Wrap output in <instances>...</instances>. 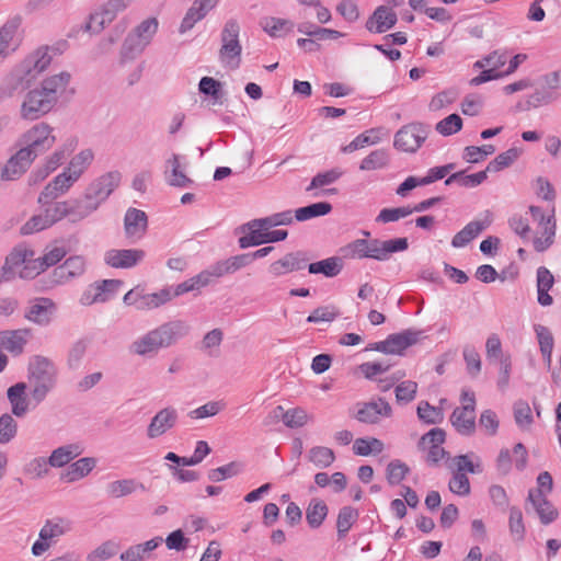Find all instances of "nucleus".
Returning <instances> with one entry per match:
<instances>
[{"instance_id":"nucleus-14","label":"nucleus","mask_w":561,"mask_h":561,"mask_svg":"<svg viewBox=\"0 0 561 561\" xmlns=\"http://www.w3.org/2000/svg\"><path fill=\"white\" fill-rule=\"evenodd\" d=\"M146 256L141 249H111L104 254V262L114 268H130Z\"/></svg>"},{"instance_id":"nucleus-55","label":"nucleus","mask_w":561,"mask_h":561,"mask_svg":"<svg viewBox=\"0 0 561 561\" xmlns=\"http://www.w3.org/2000/svg\"><path fill=\"white\" fill-rule=\"evenodd\" d=\"M49 205L45 208V216L51 226L61 220L65 217L70 218V204L69 201L48 203Z\"/></svg>"},{"instance_id":"nucleus-24","label":"nucleus","mask_w":561,"mask_h":561,"mask_svg":"<svg viewBox=\"0 0 561 561\" xmlns=\"http://www.w3.org/2000/svg\"><path fill=\"white\" fill-rule=\"evenodd\" d=\"M75 183L76 182L73 181L71 175H67L65 172L58 174L41 192L38 196V203L42 205H46L55 201L60 195L66 194Z\"/></svg>"},{"instance_id":"nucleus-27","label":"nucleus","mask_w":561,"mask_h":561,"mask_svg":"<svg viewBox=\"0 0 561 561\" xmlns=\"http://www.w3.org/2000/svg\"><path fill=\"white\" fill-rule=\"evenodd\" d=\"M162 537H154L146 542L137 543L128 547L121 553V561H147L151 558L152 551L156 550L161 543Z\"/></svg>"},{"instance_id":"nucleus-59","label":"nucleus","mask_w":561,"mask_h":561,"mask_svg":"<svg viewBox=\"0 0 561 561\" xmlns=\"http://www.w3.org/2000/svg\"><path fill=\"white\" fill-rule=\"evenodd\" d=\"M462 128V119L458 114H450L444 119L439 121L435 129L443 136H450L458 133Z\"/></svg>"},{"instance_id":"nucleus-1","label":"nucleus","mask_w":561,"mask_h":561,"mask_svg":"<svg viewBox=\"0 0 561 561\" xmlns=\"http://www.w3.org/2000/svg\"><path fill=\"white\" fill-rule=\"evenodd\" d=\"M70 79L71 75L62 71L28 90L20 106V117L24 121H37L51 112L60 96L66 93Z\"/></svg>"},{"instance_id":"nucleus-58","label":"nucleus","mask_w":561,"mask_h":561,"mask_svg":"<svg viewBox=\"0 0 561 561\" xmlns=\"http://www.w3.org/2000/svg\"><path fill=\"white\" fill-rule=\"evenodd\" d=\"M222 83L211 77H203L199 81V92L206 95H210L214 99V103H222Z\"/></svg>"},{"instance_id":"nucleus-17","label":"nucleus","mask_w":561,"mask_h":561,"mask_svg":"<svg viewBox=\"0 0 561 561\" xmlns=\"http://www.w3.org/2000/svg\"><path fill=\"white\" fill-rule=\"evenodd\" d=\"M147 228V214L137 208H128L124 217V232L126 238L136 242L146 234Z\"/></svg>"},{"instance_id":"nucleus-18","label":"nucleus","mask_w":561,"mask_h":561,"mask_svg":"<svg viewBox=\"0 0 561 561\" xmlns=\"http://www.w3.org/2000/svg\"><path fill=\"white\" fill-rule=\"evenodd\" d=\"M309 257L302 251L290 252L282 259L273 262L268 272L275 277H279L290 272L304 270L307 266Z\"/></svg>"},{"instance_id":"nucleus-4","label":"nucleus","mask_w":561,"mask_h":561,"mask_svg":"<svg viewBox=\"0 0 561 561\" xmlns=\"http://www.w3.org/2000/svg\"><path fill=\"white\" fill-rule=\"evenodd\" d=\"M19 141L23 145L21 149L28 152L32 159L35 160L37 156L43 154L54 146L56 137L54 128L49 124L41 122L24 131Z\"/></svg>"},{"instance_id":"nucleus-29","label":"nucleus","mask_w":561,"mask_h":561,"mask_svg":"<svg viewBox=\"0 0 561 561\" xmlns=\"http://www.w3.org/2000/svg\"><path fill=\"white\" fill-rule=\"evenodd\" d=\"M66 255V250L62 247H55L44 254L43 257L36 259V264L33 267H27L22 278H34L46 268L57 264Z\"/></svg>"},{"instance_id":"nucleus-30","label":"nucleus","mask_w":561,"mask_h":561,"mask_svg":"<svg viewBox=\"0 0 561 561\" xmlns=\"http://www.w3.org/2000/svg\"><path fill=\"white\" fill-rule=\"evenodd\" d=\"M28 334L30 330L27 329L2 331L0 332V347L19 355L23 352Z\"/></svg>"},{"instance_id":"nucleus-20","label":"nucleus","mask_w":561,"mask_h":561,"mask_svg":"<svg viewBox=\"0 0 561 561\" xmlns=\"http://www.w3.org/2000/svg\"><path fill=\"white\" fill-rule=\"evenodd\" d=\"M392 414L390 404L382 398L378 400L365 402L360 405L356 413V419L359 422L367 424H376L380 417H389Z\"/></svg>"},{"instance_id":"nucleus-6","label":"nucleus","mask_w":561,"mask_h":561,"mask_svg":"<svg viewBox=\"0 0 561 561\" xmlns=\"http://www.w3.org/2000/svg\"><path fill=\"white\" fill-rule=\"evenodd\" d=\"M428 125L413 122L402 126L394 135L393 147L402 152L414 153L428 137Z\"/></svg>"},{"instance_id":"nucleus-56","label":"nucleus","mask_w":561,"mask_h":561,"mask_svg":"<svg viewBox=\"0 0 561 561\" xmlns=\"http://www.w3.org/2000/svg\"><path fill=\"white\" fill-rule=\"evenodd\" d=\"M226 408L224 401H209L188 412V417L193 420L206 419L217 415Z\"/></svg>"},{"instance_id":"nucleus-13","label":"nucleus","mask_w":561,"mask_h":561,"mask_svg":"<svg viewBox=\"0 0 561 561\" xmlns=\"http://www.w3.org/2000/svg\"><path fill=\"white\" fill-rule=\"evenodd\" d=\"M476 398L470 396L469 403L461 408H456L451 415L450 422L456 431L461 435H471L476 430Z\"/></svg>"},{"instance_id":"nucleus-31","label":"nucleus","mask_w":561,"mask_h":561,"mask_svg":"<svg viewBox=\"0 0 561 561\" xmlns=\"http://www.w3.org/2000/svg\"><path fill=\"white\" fill-rule=\"evenodd\" d=\"M18 23L9 21L0 27V59H5L19 47Z\"/></svg>"},{"instance_id":"nucleus-3","label":"nucleus","mask_w":561,"mask_h":561,"mask_svg":"<svg viewBox=\"0 0 561 561\" xmlns=\"http://www.w3.org/2000/svg\"><path fill=\"white\" fill-rule=\"evenodd\" d=\"M28 373L33 385L32 397L41 402L55 385L56 367L48 357L35 355L30 362Z\"/></svg>"},{"instance_id":"nucleus-32","label":"nucleus","mask_w":561,"mask_h":561,"mask_svg":"<svg viewBox=\"0 0 561 561\" xmlns=\"http://www.w3.org/2000/svg\"><path fill=\"white\" fill-rule=\"evenodd\" d=\"M96 466V459L93 457H83L70 463L61 478L67 482H75L87 477Z\"/></svg>"},{"instance_id":"nucleus-46","label":"nucleus","mask_w":561,"mask_h":561,"mask_svg":"<svg viewBox=\"0 0 561 561\" xmlns=\"http://www.w3.org/2000/svg\"><path fill=\"white\" fill-rule=\"evenodd\" d=\"M332 210V205L328 202H319L295 210L297 221H306L316 217L325 216Z\"/></svg>"},{"instance_id":"nucleus-47","label":"nucleus","mask_w":561,"mask_h":561,"mask_svg":"<svg viewBox=\"0 0 561 561\" xmlns=\"http://www.w3.org/2000/svg\"><path fill=\"white\" fill-rule=\"evenodd\" d=\"M242 53V46L240 41L221 43L219 49L220 60L232 68H238L240 65V56Z\"/></svg>"},{"instance_id":"nucleus-25","label":"nucleus","mask_w":561,"mask_h":561,"mask_svg":"<svg viewBox=\"0 0 561 561\" xmlns=\"http://www.w3.org/2000/svg\"><path fill=\"white\" fill-rule=\"evenodd\" d=\"M84 271L85 259L81 255H73L57 266L53 272V276L57 283H66L73 277L81 276Z\"/></svg>"},{"instance_id":"nucleus-10","label":"nucleus","mask_w":561,"mask_h":561,"mask_svg":"<svg viewBox=\"0 0 561 561\" xmlns=\"http://www.w3.org/2000/svg\"><path fill=\"white\" fill-rule=\"evenodd\" d=\"M187 162L184 157L179 153H173L165 160L164 164V180L173 187H188L193 185L194 181L186 174Z\"/></svg>"},{"instance_id":"nucleus-45","label":"nucleus","mask_w":561,"mask_h":561,"mask_svg":"<svg viewBox=\"0 0 561 561\" xmlns=\"http://www.w3.org/2000/svg\"><path fill=\"white\" fill-rule=\"evenodd\" d=\"M488 178V173L485 170L480 171L474 174H466L465 171H459L453 173L445 180L446 185H450L453 183H458L463 187H476L484 182Z\"/></svg>"},{"instance_id":"nucleus-41","label":"nucleus","mask_w":561,"mask_h":561,"mask_svg":"<svg viewBox=\"0 0 561 561\" xmlns=\"http://www.w3.org/2000/svg\"><path fill=\"white\" fill-rule=\"evenodd\" d=\"M82 453V449L77 444H69L61 446L53 450L48 458V463L51 467H62L69 463L72 459L78 457Z\"/></svg>"},{"instance_id":"nucleus-62","label":"nucleus","mask_w":561,"mask_h":561,"mask_svg":"<svg viewBox=\"0 0 561 561\" xmlns=\"http://www.w3.org/2000/svg\"><path fill=\"white\" fill-rule=\"evenodd\" d=\"M342 174H343V172L337 168H334L332 170H329V171H325L322 173H318L316 176L312 178V180H311L309 186L306 188V191L310 192L312 190H316V188H319V187H322L325 185H330V184L334 183L336 180H339L342 176Z\"/></svg>"},{"instance_id":"nucleus-60","label":"nucleus","mask_w":561,"mask_h":561,"mask_svg":"<svg viewBox=\"0 0 561 561\" xmlns=\"http://www.w3.org/2000/svg\"><path fill=\"white\" fill-rule=\"evenodd\" d=\"M123 280L121 279H104L102 282H95V290L99 293L100 302H105L110 300L116 291L123 286Z\"/></svg>"},{"instance_id":"nucleus-22","label":"nucleus","mask_w":561,"mask_h":561,"mask_svg":"<svg viewBox=\"0 0 561 561\" xmlns=\"http://www.w3.org/2000/svg\"><path fill=\"white\" fill-rule=\"evenodd\" d=\"M528 501L533 504L540 522L543 525H549L558 518V510L550 501H548L546 494L540 489L529 490Z\"/></svg>"},{"instance_id":"nucleus-36","label":"nucleus","mask_w":561,"mask_h":561,"mask_svg":"<svg viewBox=\"0 0 561 561\" xmlns=\"http://www.w3.org/2000/svg\"><path fill=\"white\" fill-rule=\"evenodd\" d=\"M445 465L450 473H481L483 470L481 463H474L468 454L448 457Z\"/></svg>"},{"instance_id":"nucleus-50","label":"nucleus","mask_w":561,"mask_h":561,"mask_svg":"<svg viewBox=\"0 0 561 561\" xmlns=\"http://www.w3.org/2000/svg\"><path fill=\"white\" fill-rule=\"evenodd\" d=\"M308 459L317 468L324 469L330 467L334 462L335 454L329 447L316 446L309 450Z\"/></svg>"},{"instance_id":"nucleus-40","label":"nucleus","mask_w":561,"mask_h":561,"mask_svg":"<svg viewBox=\"0 0 561 561\" xmlns=\"http://www.w3.org/2000/svg\"><path fill=\"white\" fill-rule=\"evenodd\" d=\"M138 488L145 490V485L135 479L116 480L106 485V494L111 499H119L134 493Z\"/></svg>"},{"instance_id":"nucleus-49","label":"nucleus","mask_w":561,"mask_h":561,"mask_svg":"<svg viewBox=\"0 0 561 561\" xmlns=\"http://www.w3.org/2000/svg\"><path fill=\"white\" fill-rule=\"evenodd\" d=\"M381 128H373L366 133L358 135L348 145L342 147V152L351 153L355 150L364 148L366 145H376L380 141L379 134Z\"/></svg>"},{"instance_id":"nucleus-61","label":"nucleus","mask_w":561,"mask_h":561,"mask_svg":"<svg viewBox=\"0 0 561 561\" xmlns=\"http://www.w3.org/2000/svg\"><path fill=\"white\" fill-rule=\"evenodd\" d=\"M241 470V465L238 462H230L228 465L210 469L208 471V479L213 482H220L225 479L232 478L237 476Z\"/></svg>"},{"instance_id":"nucleus-26","label":"nucleus","mask_w":561,"mask_h":561,"mask_svg":"<svg viewBox=\"0 0 561 561\" xmlns=\"http://www.w3.org/2000/svg\"><path fill=\"white\" fill-rule=\"evenodd\" d=\"M34 160L25 150L20 149L12 156L1 171V179L11 181L22 175Z\"/></svg>"},{"instance_id":"nucleus-51","label":"nucleus","mask_w":561,"mask_h":561,"mask_svg":"<svg viewBox=\"0 0 561 561\" xmlns=\"http://www.w3.org/2000/svg\"><path fill=\"white\" fill-rule=\"evenodd\" d=\"M70 204V220L77 222L85 219L96 210L95 207L82 195L81 197L69 201Z\"/></svg>"},{"instance_id":"nucleus-21","label":"nucleus","mask_w":561,"mask_h":561,"mask_svg":"<svg viewBox=\"0 0 561 561\" xmlns=\"http://www.w3.org/2000/svg\"><path fill=\"white\" fill-rule=\"evenodd\" d=\"M262 218L253 219L240 226L239 229L243 236L239 238L238 243L241 249L257 247L266 243L265 233L266 230H270V228L260 224Z\"/></svg>"},{"instance_id":"nucleus-37","label":"nucleus","mask_w":561,"mask_h":561,"mask_svg":"<svg viewBox=\"0 0 561 561\" xmlns=\"http://www.w3.org/2000/svg\"><path fill=\"white\" fill-rule=\"evenodd\" d=\"M71 529V523L64 518L48 519L39 530V538L51 543Z\"/></svg>"},{"instance_id":"nucleus-63","label":"nucleus","mask_w":561,"mask_h":561,"mask_svg":"<svg viewBox=\"0 0 561 561\" xmlns=\"http://www.w3.org/2000/svg\"><path fill=\"white\" fill-rule=\"evenodd\" d=\"M369 240L356 239L342 249L345 257L365 259L368 257Z\"/></svg>"},{"instance_id":"nucleus-53","label":"nucleus","mask_w":561,"mask_h":561,"mask_svg":"<svg viewBox=\"0 0 561 561\" xmlns=\"http://www.w3.org/2000/svg\"><path fill=\"white\" fill-rule=\"evenodd\" d=\"M520 154V150L518 148H511L505 152L496 156L495 159L489 162L485 171L486 173H495L505 168H508Z\"/></svg>"},{"instance_id":"nucleus-48","label":"nucleus","mask_w":561,"mask_h":561,"mask_svg":"<svg viewBox=\"0 0 561 561\" xmlns=\"http://www.w3.org/2000/svg\"><path fill=\"white\" fill-rule=\"evenodd\" d=\"M327 515L328 506L323 501L317 499L310 501L306 512V519L311 528H319Z\"/></svg>"},{"instance_id":"nucleus-64","label":"nucleus","mask_w":561,"mask_h":561,"mask_svg":"<svg viewBox=\"0 0 561 561\" xmlns=\"http://www.w3.org/2000/svg\"><path fill=\"white\" fill-rule=\"evenodd\" d=\"M118 546L113 541H105L102 545H100L98 548H95L93 551H91L87 560L88 561H104L112 557H114L117 553Z\"/></svg>"},{"instance_id":"nucleus-12","label":"nucleus","mask_w":561,"mask_h":561,"mask_svg":"<svg viewBox=\"0 0 561 561\" xmlns=\"http://www.w3.org/2000/svg\"><path fill=\"white\" fill-rule=\"evenodd\" d=\"M56 310L57 306L50 298L37 297L30 301L24 317L28 321L44 327L51 322Z\"/></svg>"},{"instance_id":"nucleus-34","label":"nucleus","mask_w":561,"mask_h":561,"mask_svg":"<svg viewBox=\"0 0 561 561\" xmlns=\"http://www.w3.org/2000/svg\"><path fill=\"white\" fill-rule=\"evenodd\" d=\"M94 159V152L91 149H83L78 152L69 162V165L64 171L67 175H71L77 182L81 175L87 171Z\"/></svg>"},{"instance_id":"nucleus-42","label":"nucleus","mask_w":561,"mask_h":561,"mask_svg":"<svg viewBox=\"0 0 561 561\" xmlns=\"http://www.w3.org/2000/svg\"><path fill=\"white\" fill-rule=\"evenodd\" d=\"M172 299V293L170 289H161L160 291L152 294L140 295V301L137 304V310L145 311L159 308Z\"/></svg>"},{"instance_id":"nucleus-23","label":"nucleus","mask_w":561,"mask_h":561,"mask_svg":"<svg viewBox=\"0 0 561 561\" xmlns=\"http://www.w3.org/2000/svg\"><path fill=\"white\" fill-rule=\"evenodd\" d=\"M32 79L19 66L13 69L0 85V99L12 98L28 88Z\"/></svg>"},{"instance_id":"nucleus-57","label":"nucleus","mask_w":561,"mask_h":561,"mask_svg":"<svg viewBox=\"0 0 561 561\" xmlns=\"http://www.w3.org/2000/svg\"><path fill=\"white\" fill-rule=\"evenodd\" d=\"M416 412L419 419L427 424H438L444 419L443 411L426 401L420 402Z\"/></svg>"},{"instance_id":"nucleus-28","label":"nucleus","mask_w":561,"mask_h":561,"mask_svg":"<svg viewBox=\"0 0 561 561\" xmlns=\"http://www.w3.org/2000/svg\"><path fill=\"white\" fill-rule=\"evenodd\" d=\"M50 61L51 57L48 55V48H38L34 53L30 54L20 67L33 80L49 66Z\"/></svg>"},{"instance_id":"nucleus-54","label":"nucleus","mask_w":561,"mask_h":561,"mask_svg":"<svg viewBox=\"0 0 561 561\" xmlns=\"http://www.w3.org/2000/svg\"><path fill=\"white\" fill-rule=\"evenodd\" d=\"M389 163V154L385 149H377L371 151L360 162L359 169L362 171H371L385 168Z\"/></svg>"},{"instance_id":"nucleus-2","label":"nucleus","mask_w":561,"mask_h":561,"mask_svg":"<svg viewBox=\"0 0 561 561\" xmlns=\"http://www.w3.org/2000/svg\"><path fill=\"white\" fill-rule=\"evenodd\" d=\"M188 332L190 325L185 321H168L134 340L129 345V352L141 357H152L161 350L174 345Z\"/></svg>"},{"instance_id":"nucleus-15","label":"nucleus","mask_w":561,"mask_h":561,"mask_svg":"<svg viewBox=\"0 0 561 561\" xmlns=\"http://www.w3.org/2000/svg\"><path fill=\"white\" fill-rule=\"evenodd\" d=\"M178 419V410L173 407H165L159 410L147 427V436L153 439L164 435L176 425Z\"/></svg>"},{"instance_id":"nucleus-44","label":"nucleus","mask_w":561,"mask_h":561,"mask_svg":"<svg viewBox=\"0 0 561 561\" xmlns=\"http://www.w3.org/2000/svg\"><path fill=\"white\" fill-rule=\"evenodd\" d=\"M263 30L272 37L282 36L293 30L294 23L286 19L266 16L260 22Z\"/></svg>"},{"instance_id":"nucleus-39","label":"nucleus","mask_w":561,"mask_h":561,"mask_svg":"<svg viewBox=\"0 0 561 561\" xmlns=\"http://www.w3.org/2000/svg\"><path fill=\"white\" fill-rule=\"evenodd\" d=\"M307 266L310 274H323L325 277H334L341 273L343 262L339 256H331L314 263H307Z\"/></svg>"},{"instance_id":"nucleus-35","label":"nucleus","mask_w":561,"mask_h":561,"mask_svg":"<svg viewBox=\"0 0 561 561\" xmlns=\"http://www.w3.org/2000/svg\"><path fill=\"white\" fill-rule=\"evenodd\" d=\"M26 385L18 382L8 389V399L12 407V413L18 416H24L28 410V401L25 394Z\"/></svg>"},{"instance_id":"nucleus-43","label":"nucleus","mask_w":561,"mask_h":561,"mask_svg":"<svg viewBox=\"0 0 561 561\" xmlns=\"http://www.w3.org/2000/svg\"><path fill=\"white\" fill-rule=\"evenodd\" d=\"M90 346V340L82 337L73 342L67 354V366L71 370H77L81 367L82 360Z\"/></svg>"},{"instance_id":"nucleus-52","label":"nucleus","mask_w":561,"mask_h":561,"mask_svg":"<svg viewBox=\"0 0 561 561\" xmlns=\"http://www.w3.org/2000/svg\"><path fill=\"white\" fill-rule=\"evenodd\" d=\"M358 518V511L353 508L352 506H343L340 510L336 519V528L339 538H343L346 536L353 524Z\"/></svg>"},{"instance_id":"nucleus-19","label":"nucleus","mask_w":561,"mask_h":561,"mask_svg":"<svg viewBox=\"0 0 561 561\" xmlns=\"http://www.w3.org/2000/svg\"><path fill=\"white\" fill-rule=\"evenodd\" d=\"M398 21L397 13L388 5H379L366 21V28L371 33H385Z\"/></svg>"},{"instance_id":"nucleus-8","label":"nucleus","mask_w":561,"mask_h":561,"mask_svg":"<svg viewBox=\"0 0 561 561\" xmlns=\"http://www.w3.org/2000/svg\"><path fill=\"white\" fill-rule=\"evenodd\" d=\"M446 439V433L443 428L434 427L424 434L419 443L420 450H427L425 460L431 466H436L442 459L448 458L449 453L442 447Z\"/></svg>"},{"instance_id":"nucleus-5","label":"nucleus","mask_w":561,"mask_h":561,"mask_svg":"<svg viewBox=\"0 0 561 561\" xmlns=\"http://www.w3.org/2000/svg\"><path fill=\"white\" fill-rule=\"evenodd\" d=\"M158 31V20L149 18L142 21L133 33L125 38L121 50L122 60L134 59L151 42Z\"/></svg>"},{"instance_id":"nucleus-7","label":"nucleus","mask_w":561,"mask_h":561,"mask_svg":"<svg viewBox=\"0 0 561 561\" xmlns=\"http://www.w3.org/2000/svg\"><path fill=\"white\" fill-rule=\"evenodd\" d=\"M122 181V174L118 171H110L93 180L84 190L83 196L96 209L110 197L118 187Z\"/></svg>"},{"instance_id":"nucleus-38","label":"nucleus","mask_w":561,"mask_h":561,"mask_svg":"<svg viewBox=\"0 0 561 561\" xmlns=\"http://www.w3.org/2000/svg\"><path fill=\"white\" fill-rule=\"evenodd\" d=\"M489 222L482 221H470L459 232H457L453 240L451 245L454 248H463L469 244L474 238H477L486 227Z\"/></svg>"},{"instance_id":"nucleus-9","label":"nucleus","mask_w":561,"mask_h":561,"mask_svg":"<svg viewBox=\"0 0 561 561\" xmlns=\"http://www.w3.org/2000/svg\"><path fill=\"white\" fill-rule=\"evenodd\" d=\"M420 334L421 332L417 331L405 330L400 333L390 334L385 341L371 343L366 350L400 355L419 341Z\"/></svg>"},{"instance_id":"nucleus-16","label":"nucleus","mask_w":561,"mask_h":561,"mask_svg":"<svg viewBox=\"0 0 561 561\" xmlns=\"http://www.w3.org/2000/svg\"><path fill=\"white\" fill-rule=\"evenodd\" d=\"M409 248L407 238H394L389 240L370 239L368 257L377 261H387L394 252L405 251Z\"/></svg>"},{"instance_id":"nucleus-33","label":"nucleus","mask_w":561,"mask_h":561,"mask_svg":"<svg viewBox=\"0 0 561 561\" xmlns=\"http://www.w3.org/2000/svg\"><path fill=\"white\" fill-rule=\"evenodd\" d=\"M554 284V277L552 273L545 266H540L537 270V293L538 302L541 306H551L553 304L552 297L549 295V290Z\"/></svg>"},{"instance_id":"nucleus-11","label":"nucleus","mask_w":561,"mask_h":561,"mask_svg":"<svg viewBox=\"0 0 561 561\" xmlns=\"http://www.w3.org/2000/svg\"><path fill=\"white\" fill-rule=\"evenodd\" d=\"M36 264L34 259V251L24 245L15 247L12 252L7 256L3 265V273L8 277H14L16 274L22 278L23 272L27 267H33Z\"/></svg>"}]
</instances>
